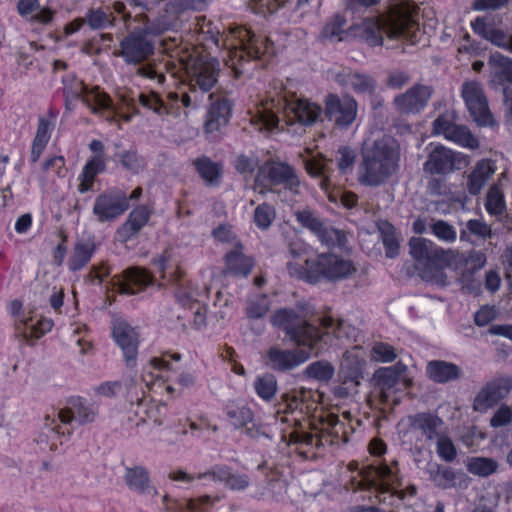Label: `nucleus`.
<instances>
[{
    "instance_id": "79ce46f5",
    "label": "nucleus",
    "mask_w": 512,
    "mask_h": 512,
    "mask_svg": "<svg viewBox=\"0 0 512 512\" xmlns=\"http://www.w3.org/2000/svg\"><path fill=\"white\" fill-rule=\"evenodd\" d=\"M347 24L346 18L337 13L329 18L320 33L321 39L330 40V41H343L347 34L345 29Z\"/></svg>"
},
{
    "instance_id": "680f3d73",
    "label": "nucleus",
    "mask_w": 512,
    "mask_h": 512,
    "mask_svg": "<svg viewBox=\"0 0 512 512\" xmlns=\"http://www.w3.org/2000/svg\"><path fill=\"white\" fill-rule=\"evenodd\" d=\"M337 154V167L341 173L345 174L351 170L355 164L357 156L356 151L350 146L344 145L338 148Z\"/></svg>"
},
{
    "instance_id": "0eeeda50",
    "label": "nucleus",
    "mask_w": 512,
    "mask_h": 512,
    "mask_svg": "<svg viewBox=\"0 0 512 512\" xmlns=\"http://www.w3.org/2000/svg\"><path fill=\"white\" fill-rule=\"evenodd\" d=\"M97 410L88 401L80 396H71L66 406L52 416L44 418V429L35 439L42 451H56L61 438H68L72 434L73 424L84 425L95 420Z\"/></svg>"
},
{
    "instance_id": "c756f323",
    "label": "nucleus",
    "mask_w": 512,
    "mask_h": 512,
    "mask_svg": "<svg viewBox=\"0 0 512 512\" xmlns=\"http://www.w3.org/2000/svg\"><path fill=\"white\" fill-rule=\"evenodd\" d=\"M138 103L142 108L158 116L171 115L177 117L180 115L182 108H184L181 103L178 105L175 103L174 105L169 99V93L167 94L166 101H164L155 91L141 92L138 96Z\"/></svg>"
},
{
    "instance_id": "473e14b6",
    "label": "nucleus",
    "mask_w": 512,
    "mask_h": 512,
    "mask_svg": "<svg viewBox=\"0 0 512 512\" xmlns=\"http://www.w3.org/2000/svg\"><path fill=\"white\" fill-rule=\"evenodd\" d=\"M339 85L352 89L357 94H372L376 87V81L368 74L343 70L336 76Z\"/></svg>"
},
{
    "instance_id": "a19ab883",
    "label": "nucleus",
    "mask_w": 512,
    "mask_h": 512,
    "mask_svg": "<svg viewBox=\"0 0 512 512\" xmlns=\"http://www.w3.org/2000/svg\"><path fill=\"white\" fill-rule=\"evenodd\" d=\"M125 482L131 491L145 494L152 488L150 485L149 472L142 466L126 468Z\"/></svg>"
},
{
    "instance_id": "ea45409f",
    "label": "nucleus",
    "mask_w": 512,
    "mask_h": 512,
    "mask_svg": "<svg viewBox=\"0 0 512 512\" xmlns=\"http://www.w3.org/2000/svg\"><path fill=\"white\" fill-rule=\"evenodd\" d=\"M428 472L434 485L444 490L456 487L458 478L464 477V474L441 464L431 466Z\"/></svg>"
},
{
    "instance_id": "4468645a",
    "label": "nucleus",
    "mask_w": 512,
    "mask_h": 512,
    "mask_svg": "<svg viewBox=\"0 0 512 512\" xmlns=\"http://www.w3.org/2000/svg\"><path fill=\"white\" fill-rule=\"evenodd\" d=\"M254 183L255 188L262 194L271 192L273 187L279 185L292 193H298L300 186L295 169L280 161H266L258 168Z\"/></svg>"
},
{
    "instance_id": "1a4fd4ad",
    "label": "nucleus",
    "mask_w": 512,
    "mask_h": 512,
    "mask_svg": "<svg viewBox=\"0 0 512 512\" xmlns=\"http://www.w3.org/2000/svg\"><path fill=\"white\" fill-rule=\"evenodd\" d=\"M359 182L368 187L385 183L399 168L400 146L391 137H382L364 146L361 151Z\"/></svg>"
},
{
    "instance_id": "a878e982",
    "label": "nucleus",
    "mask_w": 512,
    "mask_h": 512,
    "mask_svg": "<svg viewBox=\"0 0 512 512\" xmlns=\"http://www.w3.org/2000/svg\"><path fill=\"white\" fill-rule=\"evenodd\" d=\"M112 336L122 350L126 366H135L138 355V334L134 328L126 322H119L114 325Z\"/></svg>"
},
{
    "instance_id": "9b49d317",
    "label": "nucleus",
    "mask_w": 512,
    "mask_h": 512,
    "mask_svg": "<svg viewBox=\"0 0 512 512\" xmlns=\"http://www.w3.org/2000/svg\"><path fill=\"white\" fill-rule=\"evenodd\" d=\"M355 270L352 261L333 253H320L315 258L306 257L304 264L287 263L290 276L309 284H317L322 280L339 281L348 278Z\"/></svg>"
},
{
    "instance_id": "4c0bfd02",
    "label": "nucleus",
    "mask_w": 512,
    "mask_h": 512,
    "mask_svg": "<svg viewBox=\"0 0 512 512\" xmlns=\"http://www.w3.org/2000/svg\"><path fill=\"white\" fill-rule=\"evenodd\" d=\"M426 374L433 382L444 384L458 379L461 376V369L451 362L432 360L426 366Z\"/></svg>"
},
{
    "instance_id": "37998d69",
    "label": "nucleus",
    "mask_w": 512,
    "mask_h": 512,
    "mask_svg": "<svg viewBox=\"0 0 512 512\" xmlns=\"http://www.w3.org/2000/svg\"><path fill=\"white\" fill-rule=\"evenodd\" d=\"M253 387L257 396L265 402H270L278 391V383L276 377L271 373L258 375Z\"/></svg>"
},
{
    "instance_id": "de8ad7c7",
    "label": "nucleus",
    "mask_w": 512,
    "mask_h": 512,
    "mask_svg": "<svg viewBox=\"0 0 512 512\" xmlns=\"http://www.w3.org/2000/svg\"><path fill=\"white\" fill-rule=\"evenodd\" d=\"M379 230L386 257L389 259L396 258L399 255L400 245L396 237L394 226L388 221H385L379 227Z\"/></svg>"
},
{
    "instance_id": "b1692460",
    "label": "nucleus",
    "mask_w": 512,
    "mask_h": 512,
    "mask_svg": "<svg viewBox=\"0 0 512 512\" xmlns=\"http://www.w3.org/2000/svg\"><path fill=\"white\" fill-rule=\"evenodd\" d=\"M152 214L153 209L146 204L135 206L128 214L125 222L117 229V239L122 243L134 239L148 224Z\"/></svg>"
},
{
    "instance_id": "39448f33",
    "label": "nucleus",
    "mask_w": 512,
    "mask_h": 512,
    "mask_svg": "<svg viewBox=\"0 0 512 512\" xmlns=\"http://www.w3.org/2000/svg\"><path fill=\"white\" fill-rule=\"evenodd\" d=\"M351 471H357L356 476H352L347 488L353 491H363L370 501L390 507H398L406 499L417 494V488L409 485L406 489H399V465L398 461L383 460L358 470V463L351 462L348 466Z\"/></svg>"
},
{
    "instance_id": "bb28decb",
    "label": "nucleus",
    "mask_w": 512,
    "mask_h": 512,
    "mask_svg": "<svg viewBox=\"0 0 512 512\" xmlns=\"http://www.w3.org/2000/svg\"><path fill=\"white\" fill-rule=\"evenodd\" d=\"M455 154L445 146L435 145L428 153L423 170L431 175H445L454 170Z\"/></svg>"
},
{
    "instance_id": "e433bc0d",
    "label": "nucleus",
    "mask_w": 512,
    "mask_h": 512,
    "mask_svg": "<svg viewBox=\"0 0 512 512\" xmlns=\"http://www.w3.org/2000/svg\"><path fill=\"white\" fill-rule=\"evenodd\" d=\"M96 251L94 241H77L67 260V267L70 272L81 271L91 261Z\"/></svg>"
},
{
    "instance_id": "4d7b16f0",
    "label": "nucleus",
    "mask_w": 512,
    "mask_h": 512,
    "mask_svg": "<svg viewBox=\"0 0 512 512\" xmlns=\"http://www.w3.org/2000/svg\"><path fill=\"white\" fill-rule=\"evenodd\" d=\"M297 222L303 227L310 230L315 236L324 225V221L310 208L298 210L294 213Z\"/></svg>"
},
{
    "instance_id": "a18cd8bd",
    "label": "nucleus",
    "mask_w": 512,
    "mask_h": 512,
    "mask_svg": "<svg viewBox=\"0 0 512 512\" xmlns=\"http://www.w3.org/2000/svg\"><path fill=\"white\" fill-rule=\"evenodd\" d=\"M305 170L311 177L321 178L320 187L324 191L331 188V180L327 175V164L323 157H313L305 162Z\"/></svg>"
},
{
    "instance_id": "c03bdc74",
    "label": "nucleus",
    "mask_w": 512,
    "mask_h": 512,
    "mask_svg": "<svg viewBox=\"0 0 512 512\" xmlns=\"http://www.w3.org/2000/svg\"><path fill=\"white\" fill-rule=\"evenodd\" d=\"M292 0H250V7L256 14L267 16L272 15ZM311 0H297L296 8H301Z\"/></svg>"
},
{
    "instance_id": "49530a36",
    "label": "nucleus",
    "mask_w": 512,
    "mask_h": 512,
    "mask_svg": "<svg viewBox=\"0 0 512 512\" xmlns=\"http://www.w3.org/2000/svg\"><path fill=\"white\" fill-rule=\"evenodd\" d=\"M316 237L328 248L343 249L347 244V237L343 230L336 229L325 224L317 233Z\"/></svg>"
},
{
    "instance_id": "3c124183",
    "label": "nucleus",
    "mask_w": 512,
    "mask_h": 512,
    "mask_svg": "<svg viewBox=\"0 0 512 512\" xmlns=\"http://www.w3.org/2000/svg\"><path fill=\"white\" fill-rule=\"evenodd\" d=\"M446 140L451 141L461 147L475 149L479 146L478 139L472 134L465 125L456 124Z\"/></svg>"
},
{
    "instance_id": "f704fd0d",
    "label": "nucleus",
    "mask_w": 512,
    "mask_h": 512,
    "mask_svg": "<svg viewBox=\"0 0 512 512\" xmlns=\"http://www.w3.org/2000/svg\"><path fill=\"white\" fill-rule=\"evenodd\" d=\"M496 167L491 160L482 159L472 169L467 179V189L471 195H478L487 183L488 179L495 173Z\"/></svg>"
},
{
    "instance_id": "774afa93",
    "label": "nucleus",
    "mask_w": 512,
    "mask_h": 512,
    "mask_svg": "<svg viewBox=\"0 0 512 512\" xmlns=\"http://www.w3.org/2000/svg\"><path fill=\"white\" fill-rule=\"evenodd\" d=\"M512 422V409L507 405L500 406L490 420L494 428L507 426Z\"/></svg>"
},
{
    "instance_id": "8fccbe9b",
    "label": "nucleus",
    "mask_w": 512,
    "mask_h": 512,
    "mask_svg": "<svg viewBox=\"0 0 512 512\" xmlns=\"http://www.w3.org/2000/svg\"><path fill=\"white\" fill-rule=\"evenodd\" d=\"M485 210L491 216H499L506 210L505 197L497 185H492L486 195Z\"/></svg>"
},
{
    "instance_id": "412c9836",
    "label": "nucleus",
    "mask_w": 512,
    "mask_h": 512,
    "mask_svg": "<svg viewBox=\"0 0 512 512\" xmlns=\"http://www.w3.org/2000/svg\"><path fill=\"white\" fill-rule=\"evenodd\" d=\"M154 276L145 268L130 267L115 276L111 285L119 294L134 295L153 285Z\"/></svg>"
},
{
    "instance_id": "ddd939ff",
    "label": "nucleus",
    "mask_w": 512,
    "mask_h": 512,
    "mask_svg": "<svg viewBox=\"0 0 512 512\" xmlns=\"http://www.w3.org/2000/svg\"><path fill=\"white\" fill-rule=\"evenodd\" d=\"M410 255L415 261V269L423 281L444 284L447 264L446 252L434 242L422 237L409 240Z\"/></svg>"
},
{
    "instance_id": "09e8293b",
    "label": "nucleus",
    "mask_w": 512,
    "mask_h": 512,
    "mask_svg": "<svg viewBox=\"0 0 512 512\" xmlns=\"http://www.w3.org/2000/svg\"><path fill=\"white\" fill-rule=\"evenodd\" d=\"M467 471L475 476L488 477L498 468L496 460L487 457H471L466 463Z\"/></svg>"
},
{
    "instance_id": "aec40b11",
    "label": "nucleus",
    "mask_w": 512,
    "mask_h": 512,
    "mask_svg": "<svg viewBox=\"0 0 512 512\" xmlns=\"http://www.w3.org/2000/svg\"><path fill=\"white\" fill-rule=\"evenodd\" d=\"M223 413L230 425L235 429H244L248 437L258 439L264 434L262 425L254 421V412L247 404L228 401L223 408Z\"/></svg>"
},
{
    "instance_id": "cd10ccee",
    "label": "nucleus",
    "mask_w": 512,
    "mask_h": 512,
    "mask_svg": "<svg viewBox=\"0 0 512 512\" xmlns=\"http://www.w3.org/2000/svg\"><path fill=\"white\" fill-rule=\"evenodd\" d=\"M232 114V103L227 98H220L213 101L206 115L204 130L207 137H213L225 127Z\"/></svg>"
},
{
    "instance_id": "393cba45",
    "label": "nucleus",
    "mask_w": 512,
    "mask_h": 512,
    "mask_svg": "<svg viewBox=\"0 0 512 512\" xmlns=\"http://www.w3.org/2000/svg\"><path fill=\"white\" fill-rule=\"evenodd\" d=\"M197 479L204 482H220L231 490H244L249 486V477L246 474L234 472L226 465H215L210 470L198 474Z\"/></svg>"
},
{
    "instance_id": "69168bd1",
    "label": "nucleus",
    "mask_w": 512,
    "mask_h": 512,
    "mask_svg": "<svg viewBox=\"0 0 512 512\" xmlns=\"http://www.w3.org/2000/svg\"><path fill=\"white\" fill-rule=\"evenodd\" d=\"M432 233L440 240L454 242L457 238L455 228L443 220L436 221L432 227Z\"/></svg>"
},
{
    "instance_id": "9d476101",
    "label": "nucleus",
    "mask_w": 512,
    "mask_h": 512,
    "mask_svg": "<svg viewBox=\"0 0 512 512\" xmlns=\"http://www.w3.org/2000/svg\"><path fill=\"white\" fill-rule=\"evenodd\" d=\"M283 110L287 117L288 124H300L311 126L320 118L322 107L308 99H297L286 101L282 104L281 99H266L256 107L251 117L253 124L259 126L260 131H272L278 127L279 114Z\"/></svg>"
},
{
    "instance_id": "dca6fc26",
    "label": "nucleus",
    "mask_w": 512,
    "mask_h": 512,
    "mask_svg": "<svg viewBox=\"0 0 512 512\" xmlns=\"http://www.w3.org/2000/svg\"><path fill=\"white\" fill-rule=\"evenodd\" d=\"M387 22L394 37L412 41L419 32V8L409 1L396 4L390 8Z\"/></svg>"
},
{
    "instance_id": "5fc2aeb1",
    "label": "nucleus",
    "mask_w": 512,
    "mask_h": 512,
    "mask_svg": "<svg viewBox=\"0 0 512 512\" xmlns=\"http://www.w3.org/2000/svg\"><path fill=\"white\" fill-rule=\"evenodd\" d=\"M270 308V301L266 294H257L248 299L245 314L249 319H260L264 317Z\"/></svg>"
},
{
    "instance_id": "bf43d9fd",
    "label": "nucleus",
    "mask_w": 512,
    "mask_h": 512,
    "mask_svg": "<svg viewBox=\"0 0 512 512\" xmlns=\"http://www.w3.org/2000/svg\"><path fill=\"white\" fill-rule=\"evenodd\" d=\"M306 373L309 378L318 381H328L334 375V367L326 361H316L308 365Z\"/></svg>"
},
{
    "instance_id": "f257e3e1",
    "label": "nucleus",
    "mask_w": 512,
    "mask_h": 512,
    "mask_svg": "<svg viewBox=\"0 0 512 512\" xmlns=\"http://www.w3.org/2000/svg\"><path fill=\"white\" fill-rule=\"evenodd\" d=\"M281 440L303 459H315L317 449L325 445L347 443L361 424L349 411L319 410L305 391L284 393L275 407Z\"/></svg>"
},
{
    "instance_id": "6e6d98bb",
    "label": "nucleus",
    "mask_w": 512,
    "mask_h": 512,
    "mask_svg": "<svg viewBox=\"0 0 512 512\" xmlns=\"http://www.w3.org/2000/svg\"><path fill=\"white\" fill-rule=\"evenodd\" d=\"M436 453L438 457L448 463L457 458V447L450 436L440 433L436 438Z\"/></svg>"
},
{
    "instance_id": "864d4df0",
    "label": "nucleus",
    "mask_w": 512,
    "mask_h": 512,
    "mask_svg": "<svg viewBox=\"0 0 512 512\" xmlns=\"http://www.w3.org/2000/svg\"><path fill=\"white\" fill-rule=\"evenodd\" d=\"M491 227L482 220L469 219L465 224V229L460 230V240L470 241L469 235H474L480 239L491 237Z\"/></svg>"
},
{
    "instance_id": "6e6552de",
    "label": "nucleus",
    "mask_w": 512,
    "mask_h": 512,
    "mask_svg": "<svg viewBox=\"0 0 512 512\" xmlns=\"http://www.w3.org/2000/svg\"><path fill=\"white\" fill-rule=\"evenodd\" d=\"M220 63L213 57L198 56L186 66L187 83H183L176 91L169 92V99L184 108H197L211 99V90L218 82Z\"/></svg>"
},
{
    "instance_id": "2f4dec72",
    "label": "nucleus",
    "mask_w": 512,
    "mask_h": 512,
    "mask_svg": "<svg viewBox=\"0 0 512 512\" xmlns=\"http://www.w3.org/2000/svg\"><path fill=\"white\" fill-rule=\"evenodd\" d=\"M409 429L419 431L428 441L434 440L440 433L438 429L444 424L441 417L434 412H418L408 416Z\"/></svg>"
},
{
    "instance_id": "5701e85b",
    "label": "nucleus",
    "mask_w": 512,
    "mask_h": 512,
    "mask_svg": "<svg viewBox=\"0 0 512 512\" xmlns=\"http://www.w3.org/2000/svg\"><path fill=\"white\" fill-rule=\"evenodd\" d=\"M433 94L431 86L415 84L395 97L394 104L401 114H416L426 108Z\"/></svg>"
},
{
    "instance_id": "a211bd4d",
    "label": "nucleus",
    "mask_w": 512,
    "mask_h": 512,
    "mask_svg": "<svg viewBox=\"0 0 512 512\" xmlns=\"http://www.w3.org/2000/svg\"><path fill=\"white\" fill-rule=\"evenodd\" d=\"M324 103L325 116L337 130H348L355 122L358 103L352 96L329 93Z\"/></svg>"
},
{
    "instance_id": "58836bf2",
    "label": "nucleus",
    "mask_w": 512,
    "mask_h": 512,
    "mask_svg": "<svg viewBox=\"0 0 512 512\" xmlns=\"http://www.w3.org/2000/svg\"><path fill=\"white\" fill-rule=\"evenodd\" d=\"M489 63L491 65V82L495 86H502L512 83V60L502 55L494 53L490 56Z\"/></svg>"
},
{
    "instance_id": "7c9ffc66",
    "label": "nucleus",
    "mask_w": 512,
    "mask_h": 512,
    "mask_svg": "<svg viewBox=\"0 0 512 512\" xmlns=\"http://www.w3.org/2000/svg\"><path fill=\"white\" fill-rule=\"evenodd\" d=\"M473 32L493 45L512 53V35L506 34L503 30L493 27L487 23L484 17H476L471 22Z\"/></svg>"
},
{
    "instance_id": "f3484780",
    "label": "nucleus",
    "mask_w": 512,
    "mask_h": 512,
    "mask_svg": "<svg viewBox=\"0 0 512 512\" xmlns=\"http://www.w3.org/2000/svg\"><path fill=\"white\" fill-rule=\"evenodd\" d=\"M130 207L124 190L112 187L100 193L94 201L93 215L100 223L113 222Z\"/></svg>"
},
{
    "instance_id": "72a5a7b5",
    "label": "nucleus",
    "mask_w": 512,
    "mask_h": 512,
    "mask_svg": "<svg viewBox=\"0 0 512 512\" xmlns=\"http://www.w3.org/2000/svg\"><path fill=\"white\" fill-rule=\"evenodd\" d=\"M242 247H236L226 253L224 257L225 273L234 277L246 278L254 267V259L246 256Z\"/></svg>"
},
{
    "instance_id": "c85d7f7f",
    "label": "nucleus",
    "mask_w": 512,
    "mask_h": 512,
    "mask_svg": "<svg viewBox=\"0 0 512 512\" xmlns=\"http://www.w3.org/2000/svg\"><path fill=\"white\" fill-rule=\"evenodd\" d=\"M58 111L49 109L47 117L40 116L35 137L32 141L30 161L36 163L50 141Z\"/></svg>"
},
{
    "instance_id": "13d9d810",
    "label": "nucleus",
    "mask_w": 512,
    "mask_h": 512,
    "mask_svg": "<svg viewBox=\"0 0 512 512\" xmlns=\"http://www.w3.org/2000/svg\"><path fill=\"white\" fill-rule=\"evenodd\" d=\"M276 217L275 208L269 203L259 204L253 214V222L260 230H267Z\"/></svg>"
},
{
    "instance_id": "f03ea898",
    "label": "nucleus",
    "mask_w": 512,
    "mask_h": 512,
    "mask_svg": "<svg viewBox=\"0 0 512 512\" xmlns=\"http://www.w3.org/2000/svg\"><path fill=\"white\" fill-rule=\"evenodd\" d=\"M112 9L126 25H129L132 19L143 25L129 32L120 41L117 55L127 64H140L153 55L154 42L149 38L152 35H164L161 45L163 51L171 56L189 50V44L184 43L181 35H177L176 19L168 21L164 15L156 22H151L146 14L149 10L148 3L141 0L115 1Z\"/></svg>"
},
{
    "instance_id": "f8f14e48",
    "label": "nucleus",
    "mask_w": 512,
    "mask_h": 512,
    "mask_svg": "<svg viewBox=\"0 0 512 512\" xmlns=\"http://www.w3.org/2000/svg\"><path fill=\"white\" fill-rule=\"evenodd\" d=\"M179 353L165 352L160 357L150 360L148 366L143 369L141 378L149 391L161 393L163 390L168 394L174 392L172 382H177L182 387H190L194 384V377L190 373L177 375L171 361H180Z\"/></svg>"
},
{
    "instance_id": "338daca9",
    "label": "nucleus",
    "mask_w": 512,
    "mask_h": 512,
    "mask_svg": "<svg viewBox=\"0 0 512 512\" xmlns=\"http://www.w3.org/2000/svg\"><path fill=\"white\" fill-rule=\"evenodd\" d=\"M111 274V267L107 262H101L97 265H92L87 274V279L93 283L101 285Z\"/></svg>"
},
{
    "instance_id": "603ef678",
    "label": "nucleus",
    "mask_w": 512,
    "mask_h": 512,
    "mask_svg": "<svg viewBox=\"0 0 512 512\" xmlns=\"http://www.w3.org/2000/svg\"><path fill=\"white\" fill-rule=\"evenodd\" d=\"M458 119L457 113L454 110H445L439 114L438 117L432 123V132L434 135H441L446 139V135L449 136L451 130L456 125Z\"/></svg>"
},
{
    "instance_id": "4be33fe9",
    "label": "nucleus",
    "mask_w": 512,
    "mask_h": 512,
    "mask_svg": "<svg viewBox=\"0 0 512 512\" xmlns=\"http://www.w3.org/2000/svg\"><path fill=\"white\" fill-rule=\"evenodd\" d=\"M512 380L500 377L487 382L477 393L473 401L475 411H486L497 405L510 393Z\"/></svg>"
},
{
    "instance_id": "6ab92c4d",
    "label": "nucleus",
    "mask_w": 512,
    "mask_h": 512,
    "mask_svg": "<svg viewBox=\"0 0 512 512\" xmlns=\"http://www.w3.org/2000/svg\"><path fill=\"white\" fill-rule=\"evenodd\" d=\"M461 96L471 117L479 126H486L493 121L487 97L479 82L465 81L462 84Z\"/></svg>"
},
{
    "instance_id": "7ed1b4c3",
    "label": "nucleus",
    "mask_w": 512,
    "mask_h": 512,
    "mask_svg": "<svg viewBox=\"0 0 512 512\" xmlns=\"http://www.w3.org/2000/svg\"><path fill=\"white\" fill-rule=\"evenodd\" d=\"M270 321L273 327L281 330L292 344L300 348L287 350L278 346L270 347L266 353V364L276 372H289L306 362L311 353L318 350L317 346L325 336L319 327L303 319L293 308L275 310Z\"/></svg>"
},
{
    "instance_id": "052dcab7",
    "label": "nucleus",
    "mask_w": 512,
    "mask_h": 512,
    "mask_svg": "<svg viewBox=\"0 0 512 512\" xmlns=\"http://www.w3.org/2000/svg\"><path fill=\"white\" fill-rule=\"evenodd\" d=\"M84 19L93 30L104 29L111 24L110 16L101 8L89 9Z\"/></svg>"
},
{
    "instance_id": "423d86ee",
    "label": "nucleus",
    "mask_w": 512,
    "mask_h": 512,
    "mask_svg": "<svg viewBox=\"0 0 512 512\" xmlns=\"http://www.w3.org/2000/svg\"><path fill=\"white\" fill-rule=\"evenodd\" d=\"M62 83L63 97L67 110H72L75 103L81 100L90 109L92 114L104 118L109 123L128 122L139 113L137 102L134 98L126 95L122 96V105L127 110L123 112L122 108L115 105L109 94L101 87L94 86L89 88L74 73L65 74L62 78Z\"/></svg>"
},
{
    "instance_id": "20e7f679",
    "label": "nucleus",
    "mask_w": 512,
    "mask_h": 512,
    "mask_svg": "<svg viewBox=\"0 0 512 512\" xmlns=\"http://www.w3.org/2000/svg\"><path fill=\"white\" fill-rule=\"evenodd\" d=\"M199 37L202 44L211 43L227 50L226 65L236 79L253 70L264 55L274 52L273 42L268 37L254 34L245 25L234 24L221 32L212 22L204 23L200 26Z\"/></svg>"
},
{
    "instance_id": "2eb2a0df",
    "label": "nucleus",
    "mask_w": 512,
    "mask_h": 512,
    "mask_svg": "<svg viewBox=\"0 0 512 512\" xmlns=\"http://www.w3.org/2000/svg\"><path fill=\"white\" fill-rule=\"evenodd\" d=\"M23 303L19 299L12 300L8 305V311L15 318L14 325L18 336L26 342L35 341L50 332L54 326L51 318L44 316L23 315Z\"/></svg>"
},
{
    "instance_id": "c9c22d12",
    "label": "nucleus",
    "mask_w": 512,
    "mask_h": 512,
    "mask_svg": "<svg viewBox=\"0 0 512 512\" xmlns=\"http://www.w3.org/2000/svg\"><path fill=\"white\" fill-rule=\"evenodd\" d=\"M193 166L206 186H219L223 175L221 163L214 162L207 156H201L193 160Z\"/></svg>"
},
{
    "instance_id": "e2e57ef3",
    "label": "nucleus",
    "mask_w": 512,
    "mask_h": 512,
    "mask_svg": "<svg viewBox=\"0 0 512 512\" xmlns=\"http://www.w3.org/2000/svg\"><path fill=\"white\" fill-rule=\"evenodd\" d=\"M373 358L381 363H391L397 358L395 348L385 342H377L372 347Z\"/></svg>"
},
{
    "instance_id": "0e129e2a",
    "label": "nucleus",
    "mask_w": 512,
    "mask_h": 512,
    "mask_svg": "<svg viewBox=\"0 0 512 512\" xmlns=\"http://www.w3.org/2000/svg\"><path fill=\"white\" fill-rule=\"evenodd\" d=\"M204 0H172L166 4V13L178 15L186 10H201Z\"/></svg>"
}]
</instances>
